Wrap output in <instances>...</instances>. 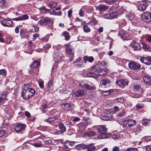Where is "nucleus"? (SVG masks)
<instances>
[{"instance_id":"f257e3e1","label":"nucleus","mask_w":151,"mask_h":151,"mask_svg":"<svg viewBox=\"0 0 151 151\" xmlns=\"http://www.w3.org/2000/svg\"><path fill=\"white\" fill-rule=\"evenodd\" d=\"M35 93V90L29 87V85H27L22 89V96L25 99L27 100L33 96Z\"/></svg>"},{"instance_id":"f03ea898","label":"nucleus","mask_w":151,"mask_h":151,"mask_svg":"<svg viewBox=\"0 0 151 151\" xmlns=\"http://www.w3.org/2000/svg\"><path fill=\"white\" fill-rule=\"evenodd\" d=\"M94 129L97 130L98 132V137L99 139H104L109 137L110 135L106 134L107 128L103 125L95 126L93 127Z\"/></svg>"},{"instance_id":"7ed1b4c3","label":"nucleus","mask_w":151,"mask_h":151,"mask_svg":"<svg viewBox=\"0 0 151 151\" xmlns=\"http://www.w3.org/2000/svg\"><path fill=\"white\" fill-rule=\"evenodd\" d=\"M124 114V113L122 111L118 115H116L115 114H114L112 116H101V118L102 119L106 121L115 120L117 121L120 119L121 117L123 116Z\"/></svg>"},{"instance_id":"20e7f679","label":"nucleus","mask_w":151,"mask_h":151,"mask_svg":"<svg viewBox=\"0 0 151 151\" xmlns=\"http://www.w3.org/2000/svg\"><path fill=\"white\" fill-rule=\"evenodd\" d=\"M79 85L81 86L88 90L92 89L94 86L92 83L86 80L81 81L79 83Z\"/></svg>"},{"instance_id":"39448f33","label":"nucleus","mask_w":151,"mask_h":151,"mask_svg":"<svg viewBox=\"0 0 151 151\" xmlns=\"http://www.w3.org/2000/svg\"><path fill=\"white\" fill-rule=\"evenodd\" d=\"M92 68V70L98 75L102 76L106 74V72L102 69L99 64H96Z\"/></svg>"},{"instance_id":"423d86ee","label":"nucleus","mask_w":151,"mask_h":151,"mask_svg":"<svg viewBox=\"0 0 151 151\" xmlns=\"http://www.w3.org/2000/svg\"><path fill=\"white\" fill-rule=\"evenodd\" d=\"M128 67L131 70H137L140 68L141 65L138 63L133 61H131L129 63Z\"/></svg>"},{"instance_id":"0eeeda50","label":"nucleus","mask_w":151,"mask_h":151,"mask_svg":"<svg viewBox=\"0 0 151 151\" xmlns=\"http://www.w3.org/2000/svg\"><path fill=\"white\" fill-rule=\"evenodd\" d=\"M52 21V19L48 17H42L38 21V23L40 25H46Z\"/></svg>"},{"instance_id":"6e6552de","label":"nucleus","mask_w":151,"mask_h":151,"mask_svg":"<svg viewBox=\"0 0 151 151\" xmlns=\"http://www.w3.org/2000/svg\"><path fill=\"white\" fill-rule=\"evenodd\" d=\"M63 108L67 111H71L74 109V105L70 103L63 104H61Z\"/></svg>"},{"instance_id":"1a4fd4ad","label":"nucleus","mask_w":151,"mask_h":151,"mask_svg":"<svg viewBox=\"0 0 151 151\" xmlns=\"http://www.w3.org/2000/svg\"><path fill=\"white\" fill-rule=\"evenodd\" d=\"M142 18L146 22L151 21V13L149 12H145L142 15Z\"/></svg>"},{"instance_id":"9d476101","label":"nucleus","mask_w":151,"mask_h":151,"mask_svg":"<svg viewBox=\"0 0 151 151\" xmlns=\"http://www.w3.org/2000/svg\"><path fill=\"white\" fill-rule=\"evenodd\" d=\"M135 120L132 119H129L126 120L124 123V125L126 127H132L135 124Z\"/></svg>"},{"instance_id":"9b49d317","label":"nucleus","mask_w":151,"mask_h":151,"mask_svg":"<svg viewBox=\"0 0 151 151\" xmlns=\"http://www.w3.org/2000/svg\"><path fill=\"white\" fill-rule=\"evenodd\" d=\"M140 60L141 62L146 65H151V57L150 56L141 57Z\"/></svg>"},{"instance_id":"f8f14e48","label":"nucleus","mask_w":151,"mask_h":151,"mask_svg":"<svg viewBox=\"0 0 151 151\" xmlns=\"http://www.w3.org/2000/svg\"><path fill=\"white\" fill-rule=\"evenodd\" d=\"M86 93V91L85 90L79 89L73 94V97H78L82 96Z\"/></svg>"},{"instance_id":"ddd939ff","label":"nucleus","mask_w":151,"mask_h":151,"mask_svg":"<svg viewBox=\"0 0 151 151\" xmlns=\"http://www.w3.org/2000/svg\"><path fill=\"white\" fill-rule=\"evenodd\" d=\"M116 83L119 86L124 87V86L128 85V82L126 79H122L117 81Z\"/></svg>"},{"instance_id":"4468645a","label":"nucleus","mask_w":151,"mask_h":151,"mask_svg":"<svg viewBox=\"0 0 151 151\" xmlns=\"http://www.w3.org/2000/svg\"><path fill=\"white\" fill-rule=\"evenodd\" d=\"M119 35L123 40H126L128 37V34L124 30L121 29L119 31Z\"/></svg>"},{"instance_id":"2eb2a0df","label":"nucleus","mask_w":151,"mask_h":151,"mask_svg":"<svg viewBox=\"0 0 151 151\" xmlns=\"http://www.w3.org/2000/svg\"><path fill=\"white\" fill-rule=\"evenodd\" d=\"M54 81L52 80L50 81L47 85V86L46 88V90L49 93L52 92V91L53 89L54 85L53 84Z\"/></svg>"},{"instance_id":"dca6fc26","label":"nucleus","mask_w":151,"mask_h":151,"mask_svg":"<svg viewBox=\"0 0 151 151\" xmlns=\"http://www.w3.org/2000/svg\"><path fill=\"white\" fill-rule=\"evenodd\" d=\"M131 45L135 51L139 50L141 48L139 43L135 41L132 42Z\"/></svg>"},{"instance_id":"f3484780","label":"nucleus","mask_w":151,"mask_h":151,"mask_svg":"<svg viewBox=\"0 0 151 151\" xmlns=\"http://www.w3.org/2000/svg\"><path fill=\"white\" fill-rule=\"evenodd\" d=\"M110 85V81L108 79L102 80L100 83V86L105 88L109 86Z\"/></svg>"},{"instance_id":"a211bd4d","label":"nucleus","mask_w":151,"mask_h":151,"mask_svg":"<svg viewBox=\"0 0 151 151\" xmlns=\"http://www.w3.org/2000/svg\"><path fill=\"white\" fill-rule=\"evenodd\" d=\"M143 80L147 84L151 85V76L146 74L143 77Z\"/></svg>"},{"instance_id":"6ab92c4d","label":"nucleus","mask_w":151,"mask_h":151,"mask_svg":"<svg viewBox=\"0 0 151 151\" xmlns=\"http://www.w3.org/2000/svg\"><path fill=\"white\" fill-rule=\"evenodd\" d=\"M25 126L24 124H18L15 128V130L17 132H19L25 129Z\"/></svg>"},{"instance_id":"aec40b11","label":"nucleus","mask_w":151,"mask_h":151,"mask_svg":"<svg viewBox=\"0 0 151 151\" xmlns=\"http://www.w3.org/2000/svg\"><path fill=\"white\" fill-rule=\"evenodd\" d=\"M53 56L55 61L57 63L60 62L62 59V57L59 55V52L58 51L54 52L53 54Z\"/></svg>"},{"instance_id":"412c9836","label":"nucleus","mask_w":151,"mask_h":151,"mask_svg":"<svg viewBox=\"0 0 151 151\" xmlns=\"http://www.w3.org/2000/svg\"><path fill=\"white\" fill-rule=\"evenodd\" d=\"M93 145V144L92 143L87 145L83 144L82 145V146L83 147L84 149H88L90 151H93L96 149V147L95 146L91 147Z\"/></svg>"},{"instance_id":"4be33fe9","label":"nucleus","mask_w":151,"mask_h":151,"mask_svg":"<svg viewBox=\"0 0 151 151\" xmlns=\"http://www.w3.org/2000/svg\"><path fill=\"white\" fill-rule=\"evenodd\" d=\"M65 50L66 52L70 55H72L73 54L74 52L72 48L71 47L70 44H65Z\"/></svg>"},{"instance_id":"5701e85b","label":"nucleus","mask_w":151,"mask_h":151,"mask_svg":"<svg viewBox=\"0 0 151 151\" xmlns=\"http://www.w3.org/2000/svg\"><path fill=\"white\" fill-rule=\"evenodd\" d=\"M12 22L9 19H4L2 21V24L3 26L6 27H10L12 24Z\"/></svg>"},{"instance_id":"b1692460","label":"nucleus","mask_w":151,"mask_h":151,"mask_svg":"<svg viewBox=\"0 0 151 151\" xmlns=\"http://www.w3.org/2000/svg\"><path fill=\"white\" fill-rule=\"evenodd\" d=\"M83 59L86 63V62L92 63L94 60V58L92 56H85L83 57Z\"/></svg>"},{"instance_id":"393cba45","label":"nucleus","mask_w":151,"mask_h":151,"mask_svg":"<svg viewBox=\"0 0 151 151\" xmlns=\"http://www.w3.org/2000/svg\"><path fill=\"white\" fill-rule=\"evenodd\" d=\"M6 93L5 92H0V103H2L6 98Z\"/></svg>"},{"instance_id":"a878e982","label":"nucleus","mask_w":151,"mask_h":151,"mask_svg":"<svg viewBox=\"0 0 151 151\" xmlns=\"http://www.w3.org/2000/svg\"><path fill=\"white\" fill-rule=\"evenodd\" d=\"M40 63L37 61H35L33 62L31 64V68H35L40 65Z\"/></svg>"},{"instance_id":"bb28decb","label":"nucleus","mask_w":151,"mask_h":151,"mask_svg":"<svg viewBox=\"0 0 151 151\" xmlns=\"http://www.w3.org/2000/svg\"><path fill=\"white\" fill-rule=\"evenodd\" d=\"M81 59L80 57H79L75 62H74V64L75 65L80 67L81 64Z\"/></svg>"},{"instance_id":"cd10ccee","label":"nucleus","mask_w":151,"mask_h":151,"mask_svg":"<svg viewBox=\"0 0 151 151\" xmlns=\"http://www.w3.org/2000/svg\"><path fill=\"white\" fill-rule=\"evenodd\" d=\"M8 3L6 0H0V6L1 7H4L8 6Z\"/></svg>"},{"instance_id":"c85d7f7f","label":"nucleus","mask_w":151,"mask_h":151,"mask_svg":"<svg viewBox=\"0 0 151 151\" xmlns=\"http://www.w3.org/2000/svg\"><path fill=\"white\" fill-rule=\"evenodd\" d=\"M87 125V124L86 123L80 124L79 125L80 129L81 130L85 129L86 128Z\"/></svg>"},{"instance_id":"c756f323","label":"nucleus","mask_w":151,"mask_h":151,"mask_svg":"<svg viewBox=\"0 0 151 151\" xmlns=\"http://www.w3.org/2000/svg\"><path fill=\"white\" fill-rule=\"evenodd\" d=\"M147 8L146 5L145 4H142L140 5L138 8V10L143 11H145Z\"/></svg>"},{"instance_id":"7c9ffc66","label":"nucleus","mask_w":151,"mask_h":151,"mask_svg":"<svg viewBox=\"0 0 151 151\" xmlns=\"http://www.w3.org/2000/svg\"><path fill=\"white\" fill-rule=\"evenodd\" d=\"M39 9L42 12V13L45 14L50 12L49 9H47L44 6L40 8Z\"/></svg>"},{"instance_id":"2f4dec72","label":"nucleus","mask_w":151,"mask_h":151,"mask_svg":"<svg viewBox=\"0 0 151 151\" xmlns=\"http://www.w3.org/2000/svg\"><path fill=\"white\" fill-rule=\"evenodd\" d=\"M49 36L50 35L48 34L45 37L42 38L40 40L41 42L42 43L44 42H47L49 40Z\"/></svg>"},{"instance_id":"473e14b6","label":"nucleus","mask_w":151,"mask_h":151,"mask_svg":"<svg viewBox=\"0 0 151 151\" xmlns=\"http://www.w3.org/2000/svg\"><path fill=\"white\" fill-rule=\"evenodd\" d=\"M87 76L89 77H93L95 78L98 77V75L96 73H93L91 72H90L88 73L87 74Z\"/></svg>"},{"instance_id":"72a5a7b5","label":"nucleus","mask_w":151,"mask_h":151,"mask_svg":"<svg viewBox=\"0 0 151 151\" xmlns=\"http://www.w3.org/2000/svg\"><path fill=\"white\" fill-rule=\"evenodd\" d=\"M95 133L94 132H88L85 133V136L89 137L91 136H94L95 135Z\"/></svg>"},{"instance_id":"f704fd0d","label":"nucleus","mask_w":151,"mask_h":151,"mask_svg":"<svg viewBox=\"0 0 151 151\" xmlns=\"http://www.w3.org/2000/svg\"><path fill=\"white\" fill-rule=\"evenodd\" d=\"M55 9L52 11V12H50V14L51 15H54L57 16H60L62 14V12L59 11L58 12H56Z\"/></svg>"},{"instance_id":"c9c22d12","label":"nucleus","mask_w":151,"mask_h":151,"mask_svg":"<svg viewBox=\"0 0 151 151\" xmlns=\"http://www.w3.org/2000/svg\"><path fill=\"white\" fill-rule=\"evenodd\" d=\"M62 35L64 37L66 40H68L70 38V36L69 33L67 32H63L62 33Z\"/></svg>"},{"instance_id":"e433bc0d","label":"nucleus","mask_w":151,"mask_h":151,"mask_svg":"<svg viewBox=\"0 0 151 151\" xmlns=\"http://www.w3.org/2000/svg\"><path fill=\"white\" fill-rule=\"evenodd\" d=\"M108 7L106 5H101L99 6V10L100 11H104L107 10Z\"/></svg>"},{"instance_id":"4c0bfd02","label":"nucleus","mask_w":151,"mask_h":151,"mask_svg":"<svg viewBox=\"0 0 151 151\" xmlns=\"http://www.w3.org/2000/svg\"><path fill=\"white\" fill-rule=\"evenodd\" d=\"M133 88L134 90L135 91L140 90L141 89V86L138 85H134Z\"/></svg>"},{"instance_id":"58836bf2","label":"nucleus","mask_w":151,"mask_h":151,"mask_svg":"<svg viewBox=\"0 0 151 151\" xmlns=\"http://www.w3.org/2000/svg\"><path fill=\"white\" fill-rule=\"evenodd\" d=\"M57 117L55 116H54L52 117H50L47 119H46L45 120V121L48 122L49 123H51V122L54 121L56 119Z\"/></svg>"},{"instance_id":"ea45409f","label":"nucleus","mask_w":151,"mask_h":151,"mask_svg":"<svg viewBox=\"0 0 151 151\" xmlns=\"http://www.w3.org/2000/svg\"><path fill=\"white\" fill-rule=\"evenodd\" d=\"M59 127L62 132H64L66 131L65 127L63 124H60L59 125Z\"/></svg>"},{"instance_id":"a19ab883","label":"nucleus","mask_w":151,"mask_h":151,"mask_svg":"<svg viewBox=\"0 0 151 151\" xmlns=\"http://www.w3.org/2000/svg\"><path fill=\"white\" fill-rule=\"evenodd\" d=\"M109 14L110 16V19L115 18L117 16V13L116 12H114Z\"/></svg>"},{"instance_id":"79ce46f5","label":"nucleus","mask_w":151,"mask_h":151,"mask_svg":"<svg viewBox=\"0 0 151 151\" xmlns=\"http://www.w3.org/2000/svg\"><path fill=\"white\" fill-rule=\"evenodd\" d=\"M57 5L56 2L54 1L51 2L49 4V7L51 8H53L56 7Z\"/></svg>"},{"instance_id":"37998d69","label":"nucleus","mask_w":151,"mask_h":151,"mask_svg":"<svg viewBox=\"0 0 151 151\" xmlns=\"http://www.w3.org/2000/svg\"><path fill=\"white\" fill-rule=\"evenodd\" d=\"M83 30L85 32L88 33L91 31V29L87 25H84L83 27Z\"/></svg>"},{"instance_id":"c03bdc74","label":"nucleus","mask_w":151,"mask_h":151,"mask_svg":"<svg viewBox=\"0 0 151 151\" xmlns=\"http://www.w3.org/2000/svg\"><path fill=\"white\" fill-rule=\"evenodd\" d=\"M134 13L130 12L127 16V17L129 20H132L134 19Z\"/></svg>"},{"instance_id":"a18cd8bd","label":"nucleus","mask_w":151,"mask_h":151,"mask_svg":"<svg viewBox=\"0 0 151 151\" xmlns=\"http://www.w3.org/2000/svg\"><path fill=\"white\" fill-rule=\"evenodd\" d=\"M20 19L21 20H26L29 18L27 14H24L22 16H20Z\"/></svg>"},{"instance_id":"49530a36","label":"nucleus","mask_w":151,"mask_h":151,"mask_svg":"<svg viewBox=\"0 0 151 151\" xmlns=\"http://www.w3.org/2000/svg\"><path fill=\"white\" fill-rule=\"evenodd\" d=\"M57 64L56 63L52 67V73H53L57 72L58 70L57 69Z\"/></svg>"},{"instance_id":"de8ad7c7","label":"nucleus","mask_w":151,"mask_h":151,"mask_svg":"<svg viewBox=\"0 0 151 151\" xmlns=\"http://www.w3.org/2000/svg\"><path fill=\"white\" fill-rule=\"evenodd\" d=\"M97 22L95 19L93 18L91 20L90 22L89 23L91 25H93L96 24Z\"/></svg>"},{"instance_id":"09e8293b","label":"nucleus","mask_w":151,"mask_h":151,"mask_svg":"<svg viewBox=\"0 0 151 151\" xmlns=\"http://www.w3.org/2000/svg\"><path fill=\"white\" fill-rule=\"evenodd\" d=\"M25 115L27 116V117L29 118V119L30 121L34 120L35 119L34 117H33L32 119H31V117L30 116L29 113L27 111H26L25 112Z\"/></svg>"},{"instance_id":"8fccbe9b","label":"nucleus","mask_w":151,"mask_h":151,"mask_svg":"<svg viewBox=\"0 0 151 151\" xmlns=\"http://www.w3.org/2000/svg\"><path fill=\"white\" fill-rule=\"evenodd\" d=\"M149 120L146 119H143L142 120V124H143L146 125L149 123Z\"/></svg>"},{"instance_id":"3c124183","label":"nucleus","mask_w":151,"mask_h":151,"mask_svg":"<svg viewBox=\"0 0 151 151\" xmlns=\"http://www.w3.org/2000/svg\"><path fill=\"white\" fill-rule=\"evenodd\" d=\"M115 100L117 102L120 103H123L124 101V99L123 98H117V99H115Z\"/></svg>"},{"instance_id":"603ef678","label":"nucleus","mask_w":151,"mask_h":151,"mask_svg":"<svg viewBox=\"0 0 151 151\" xmlns=\"http://www.w3.org/2000/svg\"><path fill=\"white\" fill-rule=\"evenodd\" d=\"M114 112H111L110 113H109L111 114H112L113 113V114H114V112L116 113V112L119 111V108L117 106H115L114 107Z\"/></svg>"},{"instance_id":"864d4df0","label":"nucleus","mask_w":151,"mask_h":151,"mask_svg":"<svg viewBox=\"0 0 151 151\" xmlns=\"http://www.w3.org/2000/svg\"><path fill=\"white\" fill-rule=\"evenodd\" d=\"M142 47L145 49H148L150 48L149 46L144 43H142Z\"/></svg>"},{"instance_id":"5fc2aeb1","label":"nucleus","mask_w":151,"mask_h":151,"mask_svg":"<svg viewBox=\"0 0 151 151\" xmlns=\"http://www.w3.org/2000/svg\"><path fill=\"white\" fill-rule=\"evenodd\" d=\"M126 151H138V150L136 148H129L127 149Z\"/></svg>"},{"instance_id":"6e6d98bb","label":"nucleus","mask_w":151,"mask_h":151,"mask_svg":"<svg viewBox=\"0 0 151 151\" xmlns=\"http://www.w3.org/2000/svg\"><path fill=\"white\" fill-rule=\"evenodd\" d=\"M92 10V9L91 7H87L86 9V12L88 13H90L91 12Z\"/></svg>"},{"instance_id":"4d7b16f0","label":"nucleus","mask_w":151,"mask_h":151,"mask_svg":"<svg viewBox=\"0 0 151 151\" xmlns=\"http://www.w3.org/2000/svg\"><path fill=\"white\" fill-rule=\"evenodd\" d=\"M131 96L133 98H138L140 97V95L139 94L132 93L131 94Z\"/></svg>"},{"instance_id":"13d9d810","label":"nucleus","mask_w":151,"mask_h":151,"mask_svg":"<svg viewBox=\"0 0 151 151\" xmlns=\"http://www.w3.org/2000/svg\"><path fill=\"white\" fill-rule=\"evenodd\" d=\"M51 47V45L49 43H47L44 46V47L46 49H49Z\"/></svg>"},{"instance_id":"bf43d9fd","label":"nucleus","mask_w":151,"mask_h":151,"mask_svg":"<svg viewBox=\"0 0 151 151\" xmlns=\"http://www.w3.org/2000/svg\"><path fill=\"white\" fill-rule=\"evenodd\" d=\"M79 15L81 17H83L84 16V12L82 9H81L79 12Z\"/></svg>"},{"instance_id":"052dcab7","label":"nucleus","mask_w":151,"mask_h":151,"mask_svg":"<svg viewBox=\"0 0 151 151\" xmlns=\"http://www.w3.org/2000/svg\"><path fill=\"white\" fill-rule=\"evenodd\" d=\"M110 16L109 14L108 13L104 15L103 17L104 18L110 19Z\"/></svg>"},{"instance_id":"680f3d73","label":"nucleus","mask_w":151,"mask_h":151,"mask_svg":"<svg viewBox=\"0 0 151 151\" xmlns=\"http://www.w3.org/2000/svg\"><path fill=\"white\" fill-rule=\"evenodd\" d=\"M33 26L34 29L35 31L36 32H38L39 30V27H37V25H34Z\"/></svg>"},{"instance_id":"e2e57ef3","label":"nucleus","mask_w":151,"mask_h":151,"mask_svg":"<svg viewBox=\"0 0 151 151\" xmlns=\"http://www.w3.org/2000/svg\"><path fill=\"white\" fill-rule=\"evenodd\" d=\"M144 139L146 141H150L151 140V136H149L147 137H145Z\"/></svg>"},{"instance_id":"0e129e2a","label":"nucleus","mask_w":151,"mask_h":151,"mask_svg":"<svg viewBox=\"0 0 151 151\" xmlns=\"http://www.w3.org/2000/svg\"><path fill=\"white\" fill-rule=\"evenodd\" d=\"M38 15H37L36 16H31V18L32 19H33L35 21H37L38 20L39 18L38 17Z\"/></svg>"},{"instance_id":"69168bd1","label":"nucleus","mask_w":151,"mask_h":151,"mask_svg":"<svg viewBox=\"0 0 151 151\" xmlns=\"http://www.w3.org/2000/svg\"><path fill=\"white\" fill-rule=\"evenodd\" d=\"M144 105L143 104H137L136 106L137 108L138 109H141L142 108L144 107Z\"/></svg>"},{"instance_id":"338daca9","label":"nucleus","mask_w":151,"mask_h":151,"mask_svg":"<svg viewBox=\"0 0 151 151\" xmlns=\"http://www.w3.org/2000/svg\"><path fill=\"white\" fill-rule=\"evenodd\" d=\"M0 74L2 75H4L6 74V71L2 69L0 70Z\"/></svg>"},{"instance_id":"774afa93","label":"nucleus","mask_w":151,"mask_h":151,"mask_svg":"<svg viewBox=\"0 0 151 151\" xmlns=\"http://www.w3.org/2000/svg\"><path fill=\"white\" fill-rule=\"evenodd\" d=\"M146 40L148 41L151 43V35H148L147 37Z\"/></svg>"}]
</instances>
